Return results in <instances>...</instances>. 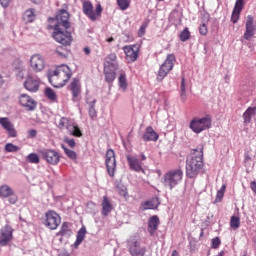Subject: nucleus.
I'll use <instances>...</instances> for the list:
<instances>
[{
	"mask_svg": "<svg viewBox=\"0 0 256 256\" xmlns=\"http://www.w3.org/2000/svg\"><path fill=\"white\" fill-rule=\"evenodd\" d=\"M204 146L200 145L193 149L192 153L186 159V176L193 179L196 178L204 166Z\"/></svg>",
	"mask_w": 256,
	"mask_h": 256,
	"instance_id": "f257e3e1",
	"label": "nucleus"
},
{
	"mask_svg": "<svg viewBox=\"0 0 256 256\" xmlns=\"http://www.w3.org/2000/svg\"><path fill=\"white\" fill-rule=\"evenodd\" d=\"M72 71L68 65H60L55 70L50 71L48 80L55 88H62L71 79Z\"/></svg>",
	"mask_w": 256,
	"mask_h": 256,
	"instance_id": "f03ea898",
	"label": "nucleus"
},
{
	"mask_svg": "<svg viewBox=\"0 0 256 256\" xmlns=\"http://www.w3.org/2000/svg\"><path fill=\"white\" fill-rule=\"evenodd\" d=\"M183 175H184V172L181 168L169 170L164 175V181H163L164 186L169 188L170 190H173L182 182Z\"/></svg>",
	"mask_w": 256,
	"mask_h": 256,
	"instance_id": "7ed1b4c3",
	"label": "nucleus"
},
{
	"mask_svg": "<svg viewBox=\"0 0 256 256\" xmlns=\"http://www.w3.org/2000/svg\"><path fill=\"white\" fill-rule=\"evenodd\" d=\"M212 116L206 115L205 117L193 118L189 123V128L196 134H200L205 130H208L212 127Z\"/></svg>",
	"mask_w": 256,
	"mask_h": 256,
	"instance_id": "20e7f679",
	"label": "nucleus"
},
{
	"mask_svg": "<svg viewBox=\"0 0 256 256\" xmlns=\"http://www.w3.org/2000/svg\"><path fill=\"white\" fill-rule=\"evenodd\" d=\"M57 127L60 130H67L68 134L75 136V137H82L83 133L81 129L76 125V123L66 117H62L60 121L58 122Z\"/></svg>",
	"mask_w": 256,
	"mask_h": 256,
	"instance_id": "39448f33",
	"label": "nucleus"
},
{
	"mask_svg": "<svg viewBox=\"0 0 256 256\" xmlns=\"http://www.w3.org/2000/svg\"><path fill=\"white\" fill-rule=\"evenodd\" d=\"M38 153L48 165L57 166L61 161V154L54 149H42Z\"/></svg>",
	"mask_w": 256,
	"mask_h": 256,
	"instance_id": "423d86ee",
	"label": "nucleus"
},
{
	"mask_svg": "<svg viewBox=\"0 0 256 256\" xmlns=\"http://www.w3.org/2000/svg\"><path fill=\"white\" fill-rule=\"evenodd\" d=\"M53 38L63 46H69L73 41L71 33L60 25L54 27Z\"/></svg>",
	"mask_w": 256,
	"mask_h": 256,
	"instance_id": "0eeeda50",
	"label": "nucleus"
},
{
	"mask_svg": "<svg viewBox=\"0 0 256 256\" xmlns=\"http://www.w3.org/2000/svg\"><path fill=\"white\" fill-rule=\"evenodd\" d=\"M175 62H176L175 55L169 54L167 56V59L164 61V63L159 69V72L157 74L158 81H163L166 78V76L173 70Z\"/></svg>",
	"mask_w": 256,
	"mask_h": 256,
	"instance_id": "6e6552de",
	"label": "nucleus"
},
{
	"mask_svg": "<svg viewBox=\"0 0 256 256\" xmlns=\"http://www.w3.org/2000/svg\"><path fill=\"white\" fill-rule=\"evenodd\" d=\"M101 4H97L94 12V6L92 2H82V12L84 15L90 18L91 21H96L98 17L102 14Z\"/></svg>",
	"mask_w": 256,
	"mask_h": 256,
	"instance_id": "1a4fd4ad",
	"label": "nucleus"
},
{
	"mask_svg": "<svg viewBox=\"0 0 256 256\" xmlns=\"http://www.w3.org/2000/svg\"><path fill=\"white\" fill-rule=\"evenodd\" d=\"M105 165L108 175L113 178L117 168L116 153L113 149H108L106 151Z\"/></svg>",
	"mask_w": 256,
	"mask_h": 256,
	"instance_id": "9d476101",
	"label": "nucleus"
},
{
	"mask_svg": "<svg viewBox=\"0 0 256 256\" xmlns=\"http://www.w3.org/2000/svg\"><path fill=\"white\" fill-rule=\"evenodd\" d=\"M61 224V217L54 211L50 210L45 214L44 225L51 230H56Z\"/></svg>",
	"mask_w": 256,
	"mask_h": 256,
	"instance_id": "9b49d317",
	"label": "nucleus"
},
{
	"mask_svg": "<svg viewBox=\"0 0 256 256\" xmlns=\"http://www.w3.org/2000/svg\"><path fill=\"white\" fill-rule=\"evenodd\" d=\"M14 229L10 225H5L0 229V245L7 247L13 240Z\"/></svg>",
	"mask_w": 256,
	"mask_h": 256,
	"instance_id": "f8f14e48",
	"label": "nucleus"
},
{
	"mask_svg": "<svg viewBox=\"0 0 256 256\" xmlns=\"http://www.w3.org/2000/svg\"><path fill=\"white\" fill-rule=\"evenodd\" d=\"M30 66L35 73H41L46 67L45 58L41 54H34L30 59Z\"/></svg>",
	"mask_w": 256,
	"mask_h": 256,
	"instance_id": "ddd939ff",
	"label": "nucleus"
},
{
	"mask_svg": "<svg viewBox=\"0 0 256 256\" xmlns=\"http://www.w3.org/2000/svg\"><path fill=\"white\" fill-rule=\"evenodd\" d=\"M0 198H8V202L11 205L18 202L17 194H15L14 190L7 184L0 186Z\"/></svg>",
	"mask_w": 256,
	"mask_h": 256,
	"instance_id": "4468645a",
	"label": "nucleus"
},
{
	"mask_svg": "<svg viewBox=\"0 0 256 256\" xmlns=\"http://www.w3.org/2000/svg\"><path fill=\"white\" fill-rule=\"evenodd\" d=\"M128 251L131 256H145L147 248L141 246L139 241L131 240L128 242Z\"/></svg>",
	"mask_w": 256,
	"mask_h": 256,
	"instance_id": "2eb2a0df",
	"label": "nucleus"
},
{
	"mask_svg": "<svg viewBox=\"0 0 256 256\" xmlns=\"http://www.w3.org/2000/svg\"><path fill=\"white\" fill-rule=\"evenodd\" d=\"M245 33L243 35L245 40H250L256 32V25L254 24L253 16H247L246 24H245Z\"/></svg>",
	"mask_w": 256,
	"mask_h": 256,
	"instance_id": "dca6fc26",
	"label": "nucleus"
},
{
	"mask_svg": "<svg viewBox=\"0 0 256 256\" xmlns=\"http://www.w3.org/2000/svg\"><path fill=\"white\" fill-rule=\"evenodd\" d=\"M123 51L126 55V60L129 63H133V62L137 61V58L139 57V48H137L136 45L124 46Z\"/></svg>",
	"mask_w": 256,
	"mask_h": 256,
	"instance_id": "f3484780",
	"label": "nucleus"
},
{
	"mask_svg": "<svg viewBox=\"0 0 256 256\" xmlns=\"http://www.w3.org/2000/svg\"><path fill=\"white\" fill-rule=\"evenodd\" d=\"M24 88L29 92L36 93L39 91V78L28 75L24 82Z\"/></svg>",
	"mask_w": 256,
	"mask_h": 256,
	"instance_id": "a211bd4d",
	"label": "nucleus"
},
{
	"mask_svg": "<svg viewBox=\"0 0 256 256\" xmlns=\"http://www.w3.org/2000/svg\"><path fill=\"white\" fill-rule=\"evenodd\" d=\"M20 105L25 107L28 111H33L37 108V102L28 96V94H21L19 97Z\"/></svg>",
	"mask_w": 256,
	"mask_h": 256,
	"instance_id": "6ab92c4d",
	"label": "nucleus"
},
{
	"mask_svg": "<svg viewBox=\"0 0 256 256\" xmlns=\"http://www.w3.org/2000/svg\"><path fill=\"white\" fill-rule=\"evenodd\" d=\"M127 162L129 165L130 170L136 172V173H145L143 169V163L139 161L136 157L134 156H127Z\"/></svg>",
	"mask_w": 256,
	"mask_h": 256,
	"instance_id": "aec40b11",
	"label": "nucleus"
},
{
	"mask_svg": "<svg viewBox=\"0 0 256 256\" xmlns=\"http://www.w3.org/2000/svg\"><path fill=\"white\" fill-rule=\"evenodd\" d=\"M69 13L65 10H61L60 13L56 16L57 24L55 26H59L60 28L69 29L71 24L69 23Z\"/></svg>",
	"mask_w": 256,
	"mask_h": 256,
	"instance_id": "412c9836",
	"label": "nucleus"
},
{
	"mask_svg": "<svg viewBox=\"0 0 256 256\" xmlns=\"http://www.w3.org/2000/svg\"><path fill=\"white\" fill-rule=\"evenodd\" d=\"M244 6H245L244 0H236L233 11H232V16H231V21L234 24L238 22Z\"/></svg>",
	"mask_w": 256,
	"mask_h": 256,
	"instance_id": "4be33fe9",
	"label": "nucleus"
},
{
	"mask_svg": "<svg viewBox=\"0 0 256 256\" xmlns=\"http://www.w3.org/2000/svg\"><path fill=\"white\" fill-rule=\"evenodd\" d=\"M104 67H110L113 70L119 69V64L117 63V54L116 53H110L107 55L104 59Z\"/></svg>",
	"mask_w": 256,
	"mask_h": 256,
	"instance_id": "5701e85b",
	"label": "nucleus"
},
{
	"mask_svg": "<svg viewBox=\"0 0 256 256\" xmlns=\"http://www.w3.org/2000/svg\"><path fill=\"white\" fill-rule=\"evenodd\" d=\"M101 208V214L105 217H107L113 211L114 207L108 196H103Z\"/></svg>",
	"mask_w": 256,
	"mask_h": 256,
	"instance_id": "b1692460",
	"label": "nucleus"
},
{
	"mask_svg": "<svg viewBox=\"0 0 256 256\" xmlns=\"http://www.w3.org/2000/svg\"><path fill=\"white\" fill-rule=\"evenodd\" d=\"M69 89L72 92L73 101H77L82 91L80 81L78 79H73V81L69 85Z\"/></svg>",
	"mask_w": 256,
	"mask_h": 256,
	"instance_id": "393cba45",
	"label": "nucleus"
},
{
	"mask_svg": "<svg viewBox=\"0 0 256 256\" xmlns=\"http://www.w3.org/2000/svg\"><path fill=\"white\" fill-rule=\"evenodd\" d=\"M116 71H117V69H113V67L103 66L105 81L107 83H113L115 81Z\"/></svg>",
	"mask_w": 256,
	"mask_h": 256,
	"instance_id": "a878e982",
	"label": "nucleus"
},
{
	"mask_svg": "<svg viewBox=\"0 0 256 256\" xmlns=\"http://www.w3.org/2000/svg\"><path fill=\"white\" fill-rule=\"evenodd\" d=\"M158 138H159L158 133H156L151 126L146 128V131H145L144 135L142 136V139L146 142L157 141Z\"/></svg>",
	"mask_w": 256,
	"mask_h": 256,
	"instance_id": "bb28decb",
	"label": "nucleus"
},
{
	"mask_svg": "<svg viewBox=\"0 0 256 256\" xmlns=\"http://www.w3.org/2000/svg\"><path fill=\"white\" fill-rule=\"evenodd\" d=\"M158 225H159V219L157 216H153L149 219L148 231L151 236H153L155 234L156 230L158 229Z\"/></svg>",
	"mask_w": 256,
	"mask_h": 256,
	"instance_id": "cd10ccee",
	"label": "nucleus"
},
{
	"mask_svg": "<svg viewBox=\"0 0 256 256\" xmlns=\"http://www.w3.org/2000/svg\"><path fill=\"white\" fill-rule=\"evenodd\" d=\"M36 17L35 9H28L24 12L22 19L25 24H28L34 22Z\"/></svg>",
	"mask_w": 256,
	"mask_h": 256,
	"instance_id": "c85d7f7f",
	"label": "nucleus"
},
{
	"mask_svg": "<svg viewBox=\"0 0 256 256\" xmlns=\"http://www.w3.org/2000/svg\"><path fill=\"white\" fill-rule=\"evenodd\" d=\"M256 115V107H249L243 114L245 124H249L252 121V117Z\"/></svg>",
	"mask_w": 256,
	"mask_h": 256,
	"instance_id": "c756f323",
	"label": "nucleus"
},
{
	"mask_svg": "<svg viewBox=\"0 0 256 256\" xmlns=\"http://www.w3.org/2000/svg\"><path fill=\"white\" fill-rule=\"evenodd\" d=\"M71 234L72 230L70 228V224L68 222H64L60 231L56 233V236H70Z\"/></svg>",
	"mask_w": 256,
	"mask_h": 256,
	"instance_id": "7c9ffc66",
	"label": "nucleus"
},
{
	"mask_svg": "<svg viewBox=\"0 0 256 256\" xmlns=\"http://www.w3.org/2000/svg\"><path fill=\"white\" fill-rule=\"evenodd\" d=\"M158 204L157 200H147L145 203L142 204L141 209L145 210H155L157 209Z\"/></svg>",
	"mask_w": 256,
	"mask_h": 256,
	"instance_id": "2f4dec72",
	"label": "nucleus"
},
{
	"mask_svg": "<svg viewBox=\"0 0 256 256\" xmlns=\"http://www.w3.org/2000/svg\"><path fill=\"white\" fill-rule=\"evenodd\" d=\"M180 100L184 103L187 101L186 82L184 77H182V81L180 82Z\"/></svg>",
	"mask_w": 256,
	"mask_h": 256,
	"instance_id": "473e14b6",
	"label": "nucleus"
},
{
	"mask_svg": "<svg viewBox=\"0 0 256 256\" xmlns=\"http://www.w3.org/2000/svg\"><path fill=\"white\" fill-rule=\"evenodd\" d=\"M86 232H87V230H86L85 227H82L79 230V232L77 234V239H76V242H75V247H79V245H81V243L85 239Z\"/></svg>",
	"mask_w": 256,
	"mask_h": 256,
	"instance_id": "72a5a7b5",
	"label": "nucleus"
},
{
	"mask_svg": "<svg viewBox=\"0 0 256 256\" xmlns=\"http://www.w3.org/2000/svg\"><path fill=\"white\" fill-rule=\"evenodd\" d=\"M61 148L63 149L65 155L70 159V160H77V153L69 148H67L64 144L61 145Z\"/></svg>",
	"mask_w": 256,
	"mask_h": 256,
	"instance_id": "f704fd0d",
	"label": "nucleus"
},
{
	"mask_svg": "<svg viewBox=\"0 0 256 256\" xmlns=\"http://www.w3.org/2000/svg\"><path fill=\"white\" fill-rule=\"evenodd\" d=\"M45 96L51 101V102H56L57 99H58V96L57 94L55 93V91L50 88V87H47L45 89Z\"/></svg>",
	"mask_w": 256,
	"mask_h": 256,
	"instance_id": "c9c22d12",
	"label": "nucleus"
},
{
	"mask_svg": "<svg viewBox=\"0 0 256 256\" xmlns=\"http://www.w3.org/2000/svg\"><path fill=\"white\" fill-rule=\"evenodd\" d=\"M227 190V184H223L221 188L217 191L215 202H221L225 196Z\"/></svg>",
	"mask_w": 256,
	"mask_h": 256,
	"instance_id": "e433bc0d",
	"label": "nucleus"
},
{
	"mask_svg": "<svg viewBox=\"0 0 256 256\" xmlns=\"http://www.w3.org/2000/svg\"><path fill=\"white\" fill-rule=\"evenodd\" d=\"M26 161L30 164H39L41 162V160L39 159V155L35 154V153H30L27 157H26Z\"/></svg>",
	"mask_w": 256,
	"mask_h": 256,
	"instance_id": "4c0bfd02",
	"label": "nucleus"
},
{
	"mask_svg": "<svg viewBox=\"0 0 256 256\" xmlns=\"http://www.w3.org/2000/svg\"><path fill=\"white\" fill-rule=\"evenodd\" d=\"M4 150L6 153H17V151H20V147L12 143H7L5 144Z\"/></svg>",
	"mask_w": 256,
	"mask_h": 256,
	"instance_id": "58836bf2",
	"label": "nucleus"
},
{
	"mask_svg": "<svg viewBox=\"0 0 256 256\" xmlns=\"http://www.w3.org/2000/svg\"><path fill=\"white\" fill-rule=\"evenodd\" d=\"M120 10L125 11L131 6V0H117Z\"/></svg>",
	"mask_w": 256,
	"mask_h": 256,
	"instance_id": "ea45409f",
	"label": "nucleus"
},
{
	"mask_svg": "<svg viewBox=\"0 0 256 256\" xmlns=\"http://www.w3.org/2000/svg\"><path fill=\"white\" fill-rule=\"evenodd\" d=\"M56 53L58 54L59 57L61 58H67V55H68V50L63 47V46H59L57 47L56 49Z\"/></svg>",
	"mask_w": 256,
	"mask_h": 256,
	"instance_id": "a19ab883",
	"label": "nucleus"
},
{
	"mask_svg": "<svg viewBox=\"0 0 256 256\" xmlns=\"http://www.w3.org/2000/svg\"><path fill=\"white\" fill-rule=\"evenodd\" d=\"M0 124H1V126L7 131V130H9L12 126H13V124L9 121V119H7V118H1L0 119Z\"/></svg>",
	"mask_w": 256,
	"mask_h": 256,
	"instance_id": "79ce46f5",
	"label": "nucleus"
},
{
	"mask_svg": "<svg viewBox=\"0 0 256 256\" xmlns=\"http://www.w3.org/2000/svg\"><path fill=\"white\" fill-rule=\"evenodd\" d=\"M190 31L188 28L184 29L182 32H180V40H182L183 42L187 41L190 39Z\"/></svg>",
	"mask_w": 256,
	"mask_h": 256,
	"instance_id": "37998d69",
	"label": "nucleus"
},
{
	"mask_svg": "<svg viewBox=\"0 0 256 256\" xmlns=\"http://www.w3.org/2000/svg\"><path fill=\"white\" fill-rule=\"evenodd\" d=\"M119 86L123 89H126L128 86L126 74H120L119 76Z\"/></svg>",
	"mask_w": 256,
	"mask_h": 256,
	"instance_id": "c03bdc74",
	"label": "nucleus"
},
{
	"mask_svg": "<svg viewBox=\"0 0 256 256\" xmlns=\"http://www.w3.org/2000/svg\"><path fill=\"white\" fill-rule=\"evenodd\" d=\"M230 226L233 229H237L240 226V219L238 217L232 216L230 219Z\"/></svg>",
	"mask_w": 256,
	"mask_h": 256,
	"instance_id": "a18cd8bd",
	"label": "nucleus"
},
{
	"mask_svg": "<svg viewBox=\"0 0 256 256\" xmlns=\"http://www.w3.org/2000/svg\"><path fill=\"white\" fill-rule=\"evenodd\" d=\"M95 103H96V100H92V102H90V109H88V113L90 114L91 118H95L97 116V112L94 107Z\"/></svg>",
	"mask_w": 256,
	"mask_h": 256,
	"instance_id": "49530a36",
	"label": "nucleus"
},
{
	"mask_svg": "<svg viewBox=\"0 0 256 256\" xmlns=\"http://www.w3.org/2000/svg\"><path fill=\"white\" fill-rule=\"evenodd\" d=\"M211 243H212V249H218L221 245V240L219 237H216L212 239Z\"/></svg>",
	"mask_w": 256,
	"mask_h": 256,
	"instance_id": "de8ad7c7",
	"label": "nucleus"
},
{
	"mask_svg": "<svg viewBox=\"0 0 256 256\" xmlns=\"http://www.w3.org/2000/svg\"><path fill=\"white\" fill-rule=\"evenodd\" d=\"M118 193L120 196L124 197L125 199L129 198V192L128 189L126 187L120 188L118 190Z\"/></svg>",
	"mask_w": 256,
	"mask_h": 256,
	"instance_id": "09e8293b",
	"label": "nucleus"
},
{
	"mask_svg": "<svg viewBox=\"0 0 256 256\" xmlns=\"http://www.w3.org/2000/svg\"><path fill=\"white\" fill-rule=\"evenodd\" d=\"M147 26H148V23H143V24L141 25V27H140L139 30H138V36H139V37H142V36L145 35Z\"/></svg>",
	"mask_w": 256,
	"mask_h": 256,
	"instance_id": "8fccbe9b",
	"label": "nucleus"
},
{
	"mask_svg": "<svg viewBox=\"0 0 256 256\" xmlns=\"http://www.w3.org/2000/svg\"><path fill=\"white\" fill-rule=\"evenodd\" d=\"M199 33H200L201 35H203V36L207 35V33H208V27H207L206 24L200 25V27H199Z\"/></svg>",
	"mask_w": 256,
	"mask_h": 256,
	"instance_id": "3c124183",
	"label": "nucleus"
},
{
	"mask_svg": "<svg viewBox=\"0 0 256 256\" xmlns=\"http://www.w3.org/2000/svg\"><path fill=\"white\" fill-rule=\"evenodd\" d=\"M64 141L69 145L71 149H74V147H76V142L74 139L65 138Z\"/></svg>",
	"mask_w": 256,
	"mask_h": 256,
	"instance_id": "603ef678",
	"label": "nucleus"
},
{
	"mask_svg": "<svg viewBox=\"0 0 256 256\" xmlns=\"http://www.w3.org/2000/svg\"><path fill=\"white\" fill-rule=\"evenodd\" d=\"M11 3L12 0H0V6L4 9H7Z\"/></svg>",
	"mask_w": 256,
	"mask_h": 256,
	"instance_id": "864d4df0",
	"label": "nucleus"
},
{
	"mask_svg": "<svg viewBox=\"0 0 256 256\" xmlns=\"http://www.w3.org/2000/svg\"><path fill=\"white\" fill-rule=\"evenodd\" d=\"M7 133L9 137H16L17 136V131L14 128V126H12L11 128L7 129Z\"/></svg>",
	"mask_w": 256,
	"mask_h": 256,
	"instance_id": "5fc2aeb1",
	"label": "nucleus"
},
{
	"mask_svg": "<svg viewBox=\"0 0 256 256\" xmlns=\"http://www.w3.org/2000/svg\"><path fill=\"white\" fill-rule=\"evenodd\" d=\"M28 135L29 137L34 138L35 136H37V130H30L28 132Z\"/></svg>",
	"mask_w": 256,
	"mask_h": 256,
	"instance_id": "6e6d98bb",
	"label": "nucleus"
},
{
	"mask_svg": "<svg viewBox=\"0 0 256 256\" xmlns=\"http://www.w3.org/2000/svg\"><path fill=\"white\" fill-rule=\"evenodd\" d=\"M25 68L23 66L15 67V71L19 74H22L24 72Z\"/></svg>",
	"mask_w": 256,
	"mask_h": 256,
	"instance_id": "4d7b16f0",
	"label": "nucleus"
},
{
	"mask_svg": "<svg viewBox=\"0 0 256 256\" xmlns=\"http://www.w3.org/2000/svg\"><path fill=\"white\" fill-rule=\"evenodd\" d=\"M84 55H90L91 49L89 47H84Z\"/></svg>",
	"mask_w": 256,
	"mask_h": 256,
	"instance_id": "13d9d810",
	"label": "nucleus"
},
{
	"mask_svg": "<svg viewBox=\"0 0 256 256\" xmlns=\"http://www.w3.org/2000/svg\"><path fill=\"white\" fill-rule=\"evenodd\" d=\"M251 189H252L253 192L256 193V181L251 182Z\"/></svg>",
	"mask_w": 256,
	"mask_h": 256,
	"instance_id": "bf43d9fd",
	"label": "nucleus"
},
{
	"mask_svg": "<svg viewBox=\"0 0 256 256\" xmlns=\"http://www.w3.org/2000/svg\"><path fill=\"white\" fill-rule=\"evenodd\" d=\"M4 84V79H3V76L0 75V86H2Z\"/></svg>",
	"mask_w": 256,
	"mask_h": 256,
	"instance_id": "052dcab7",
	"label": "nucleus"
},
{
	"mask_svg": "<svg viewBox=\"0 0 256 256\" xmlns=\"http://www.w3.org/2000/svg\"><path fill=\"white\" fill-rule=\"evenodd\" d=\"M172 256H179V252L177 250H174Z\"/></svg>",
	"mask_w": 256,
	"mask_h": 256,
	"instance_id": "680f3d73",
	"label": "nucleus"
},
{
	"mask_svg": "<svg viewBox=\"0 0 256 256\" xmlns=\"http://www.w3.org/2000/svg\"><path fill=\"white\" fill-rule=\"evenodd\" d=\"M115 39H114V37H110V38H108L106 41L108 42V43H110V42H113Z\"/></svg>",
	"mask_w": 256,
	"mask_h": 256,
	"instance_id": "e2e57ef3",
	"label": "nucleus"
},
{
	"mask_svg": "<svg viewBox=\"0 0 256 256\" xmlns=\"http://www.w3.org/2000/svg\"><path fill=\"white\" fill-rule=\"evenodd\" d=\"M141 160H142V161H145V160H146V156H145L143 153H141Z\"/></svg>",
	"mask_w": 256,
	"mask_h": 256,
	"instance_id": "0e129e2a",
	"label": "nucleus"
},
{
	"mask_svg": "<svg viewBox=\"0 0 256 256\" xmlns=\"http://www.w3.org/2000/svg\"><path fill=\"white\" fill-rule=\"evenodd\" d=\"M216 256H224V252H220V253H218V255H216Z\"/></svg>",
	"mask_w": 256,
	"mask_h": 256,
	"instance_id": "69168bd1",
	"label": "nucleus"
},
{
	"mask_svg": "<svg viewBox=\"0 0 256 256\" xmlns=\"http://www.w3.org/2000/svg\"><path fill=\"white\" fill-rule=\"evenodd\" d=\"M61 256H69L68 253H63Z\"/></svg>",
	"mask_w": 256,
	"mask_h": 256,
	"instance_id": "338daca9",
	"label": "nucleus"
},
{
	"mask_svg": "<svg viewBox=\"0 0 256 256\" xmlns=\"http://www.w3.org/2000/svg\"><path fill=\"white\" fill-rule=\"evenodd\" d=\"M32 2H33L34 4H37V0H32Z\"/></svg>",
	"mask_w": 256,
	"mask_h": 256,
	"instance_id": "774afa93",
	"label": "nucleus"
}]
</instances>
